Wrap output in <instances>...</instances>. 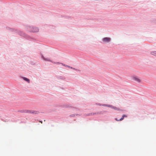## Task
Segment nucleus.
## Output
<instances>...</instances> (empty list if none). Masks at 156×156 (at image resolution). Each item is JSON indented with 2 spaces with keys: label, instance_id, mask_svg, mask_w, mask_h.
<instances>
[{
  "label": "nucleus",
  "instance_id": "nucleus-1",
  "mask_svg": "<svg viewBox=\"0 0 156 156\" xmlns=\"http://www.w3.org/2000/svg\"><path fill=\"white\" fill-rule=\"evenodd\" d=\"M16 33L28 40L31 41L32 39V38L26 34L23 31H20L17 30V32H16Z\"/></svg>",
  "mask_w": 156,
  "mask_h": 156
},
{
  "label": "nucleus",
  "instance_id": "nucleus-2",
  "mask_svg": "<svg viewBox=\"0 0 156 156\" xmlns=\"http://www.w3.org/2000/svg\"><path fill=\"white\" fill-rule=\"evenodd\" d=\"M26 29L27 31L33 33L38 32L39 30V29L38 27L30 26H27Z\"/></svg>",
  "mask_w": 156,
  "mask_h": 156
},
{
  "label": "nucleus",
  "instance_id": "nucleus-3",
  "mask_svg": "<svg viewBox=\"0 0 156 156\" xmlns=\"http://www.w3.org/2000/svg\"><path fill=\"white\" fill-rule=\"evenodd\" d=\"M6 28L7 30L10 32H14L15 33L17 32V30L13 28H10L9 27H6Z\"/></svg>",
  "mask_w": 156,
  "mask_h": 156
},
{
  "label": "nucleus",
  "instance_id": "nucleus-4",
  "mask_svg": "<svg viewBox=\"0 0 156 156\" xmlns=\"http://www.w3.org/2000/svg\"><path fill=\"white\" fill-rule=\"evenodd\" d=\"M28 113L32 114H36L39 113L38 111H34V110H28Z\"/></svg>",
  "mask_w": 156,
  "mask_h": 156
},
{
  "label": "nucleus",
  "instance_id": "nucleus-5",
  "mask_svg": "<svg viewBox=\"0 0 156 156\" xmlns=\"http://www.w3.org/2000/svg\"><path fill=\"white\" fill-rule=\"evenodd\" d=\"M111 40V38L108 37H105L102 38V40L103 41L105 42H108L110 41Z\"/></svg>",
  "mask_w": 156,
  "mask_h": 156
},
{
  "label": "nucleus",
  "instance_id": "nucleus-6",
  "mask_svg": "<svg viewBox=\"0 0 156 156\" xmlns=\"http://www.w3.org/2000/svg\"><path fill=\"white\" fill-rule=\"evenodd\" d=\"M107 111H100V112H94L95 114L96 115H100V114H103L104 113L107 112Z\"/></svg>",
  "mask_w": 156,
  "mask_h": 156
},
{
  "label": "nucleus",
  "instance_id": "nucleus-7",
  "mask_svg": "<svg viewBox=\"0 0 156 156\" xmlns=\"http://www.w3.org/2000/svg\"><path fill=\"white\" fill-rule=\"evenodd\" d=\"M41 58L44 60L47 61H49V62H51L53 63V62L52 61L50 60L49 59L47 58H45L44 56L42 54H41Z\"/></svg>",
  "mask_w": 156,
  "mask_h": 156
},
{
  "label": "nucleus",
  "instance_id": "nucleus-8",
  "mask_svg": "<svg viewBox=\"0 0 156 156\" xmlns=\"http://www.w3.org/2000/svg\"><path fill=\"white\" fill-rule=\"evenodd\" d=\"M28 110H20L18 111V112H19L21 113H28Z\"/></svg>",
  "mask_w": 156,
  "mask_h": 156
},
{
  "label": "nucleus",
  "instance_id": "nucleus-9",
  "mask_svg": "<svg viewBox=\"0 0 156 156\" xmlns=\"http://www.w3.org/2000/svg\"><path fill=\"white\" fill-rule=\"evenodd\" d=\"M96 104L99 105L100 106H106V107H108V105H109L108 104H100L99 103H96Z\"/></svg>",
  "mask_w": 156,
  "mask_h": 156
},
{
  "label": "nucleus",
  "instance_id": "nucleus-10",
  "mask_svg": "<svg viewBox=\"0 0 156 156\" xmlns=\"http://www.w3.org/2000/svg\"><path fill=\"white\" fill-rule=\"evenodd\" d=\"M133 79L135 81H137L138 82H140L141 80L140 79H139L137 76H135L133 77Z\"/></svg>",
  "mask_w": 156,
  "mask_h": 156
},
{
  "label": "nucleus",
  "instance_id": "nucleus-11",
  "mask_svg": "<svg viewBox=\"0 0 156 156\" xmlns=\"http://www.w3.org/2000/svg\"><path fill=\"white\" fill-rule=\"evenodd\" d=\"M56 77L58 79H60L62 80H64L65 78L64 77L62 76H56Z\"/></svg>",
  "mask_w": 156,
  "mask_h": 156
},
{
  "label": "nucleus",
  "instance_id": "nucleus-12",
  "mask_svg": "<svg viewBox=\"0 0 156 156\" xmlns=\"http://www.w3.org/2000/svg\"><path fill=\"white\" fill-rule=\"evenodd\" d=\"M22 78L24 80L27 81V82L28 83L30 82V80L28 78L23 76L22 77Z\"/></svg>",
  "mask_w": 156,
  "mask_h": 156
},
{
  "label": "nucleus",
  "instance_id": "nucleus-13",
  "mask_svg": "<svg viewBox=\"0 0 156 156\" xmlns=\"http://www.w3.org/2000/svg\"><path fill=\"white\" fill-rule=\"evenodd\" d=\"M108 107L110 108H112V109H114L115 110H116V109H118L117 107H116L115 106H114L112 105H108Z\"/></svg>",
  "mask_w": 156,
  "mask_h": 156
},
{
  "label": "nucleus",
  "instance_id": "nucleus-14",
  "mask_svg": "<svg viewBox=\"0 0 156 156\" xmlns=\"http://www.w3.org/2000/svg\"><path fill=\"white\" fill-rule=\"evenodd\" d=\"M62 107L63 108H72L71 106L70 105H68L64 104L63 105H62Z\"/></svg>",
  "mask_w": 156,
  "mask_h": 156
},
{
  "label": "nucleus",
  "instance_id": "nucleus-15",
  "mask_svg": "<svg viewBox=\"0 0 156 156\" xmlns=\"http://www.w3.org/2000/svg\"><path fill=\"white\" fill-rule=\"evenodd\" d=\"M85 19H87V20H94V21H96V20H97V19L96 18H95L94 17H92L91 18H89L88 17H86L85 18Z\"/></svg>",
  "mask_w": 156,
  "mask_h": 156
},
{
  "label": "nucleus",
  "instance_id": "nucleus-16",
  "mask_svg": "<svg viewBox=\"0 0 156 156\" xmlns=\"http://www.w3.org/2000/svg\"><path fill=\"white\" fill-rule=\"evenodd\" d=\"M62 17H65L66 18V19H71V17L70 16H62Z\"/></svg>",
  "mask_w": 156,
  "mask_h": 156
},
{
  "label": "nucleus",
  "instance_id": "nucleus-17",
  "mask_svg": "<svg viewBox=\"0 0 156 156\" xmlns=\"http://www.w3.org/2000/svg\"><path fill=\"white\" fill-rule=\"evenodd\" d=\"M95 115L94 114V113H88V114H87V116H90V115Z\"/></svg>",
  "mask_w": 156,
  "mask_h": 156
},
{
  "label": "nucleus",
  "instance_id": "nucleus-18",
  "mask_svg": "<svg viewBox=\"0 0 156 156\" xmlns=\"http://www.w3.org/2000/svg\"><path fill=\"white\" fill-rule=\"evenodd\" d=\"M151 54L152 55L156 56V51H154L151 52Z\"/></svg>",
  "mask_w": 156,
  "mask_h": 156
},
{
  "label": "nucleus",
  "instance_id": "nucleus-19",
  "mask_svg": "<svg viewBox=\"0 0 156 156\" xmlns=\"http://www.w3.org/2000/svg\"><path fill=\"white\" fill-rule=\"evenodd\" d=\"M124 118L123 117H121L120 119H119V120H116V121H122L124 119Z\"/></svg>",
  "mask_w": 156,
  "mask_h": 156
},
{
  "label": "nucleus",
  "instance_id": "nucleus-20",
  "mask_svg": "<svg viewBox=\"0 0 156 156\" xmlns=\"http://www.w3.org/2000/svg\"><path fill=\"white\" fill-rule=\"evenodd\" d=\"M70 68L73 69H74V70H75L76 71H77L78 70V69H75V68H73V67H72L71 66L70 67Z\"/></svg>",
  "mask_w": 156,
  "mask_h": 156
},
{
  "label": "nucleus",
  "instance_id": "nucleus-21",
  "mask_svg": "<svg viewBox=\"0 0 156 156\" xmlns=\"http://www.w3.org/2000/svg\"><path fill=\"white\" fill-rule=\"evenodd\" d=\"M75 115H76V114H72V115H69V116L70 117H74L75 116Z\"/></svg>",
  "mask_w": 156,
  "mask_h": 156
},
{
  "label": "nucleus",
  "instance_id": "nucleus-22",
  "mask_svg": "<svg viewBox=\"0 0 156 156\" xmlns=\"http://www.w3.org/2000/svg\"><path fill=\"white\" fill-rule=\"evenodd\" d=\"M122 117H123L124 118L125 117H127V115L126 114H124L122 115Z\"/></svg>",
  "mask_w": 156,
  "mask_h": 156
},
{
  "label": "nucleus",
  "instance_id": "nucleus-23",
  "mask_svg": "<svg viewBox=\"0 0 156 156\" xmlns=\"http://www.w3.org/2000/svg\"><path fill=\"white\" fill-rule=\"evenodd\" d=\"M117 111H122V110L120 109L119 108H118V109H116Z\"/></svg>",
  "mask_w": 156,
  "mask_h": 156
},
{
  "label": "nucleus",
  "instance_id": "nucleus-24",
  "mask_svg": "<svg viewBox=\"0 0 156 156\" xmlns=\"http://www.w3.org/2000/svg\"><path fill=\"white\" fill-rule=\"evenodd\" d=\"M54 63L55 64H61V62H55Z\"/></svg>",
  "mask_w": 156,
  "mask_h": 156
},
{
  "label": "nucleus",
  "instance_id": "nucleus-25",
  "mask_svg": "<svg viewBox=\"0 0 156 156\" xmlns=\"http://www.w3.org/2000/svg\"><path fill=\"white\" fill-rule=\"evenodd\" d=\"M61 64L62 65V66H64V65H65V64H63V63H61Z\"/></svg>",
  "mask_w": 156,
  "mask_h": 156
},
{
  "label": "nucleus",
  "instance_id": "nucleus-26",
  "mask_svg": "<svg viewBox=\"0 0 156 156\" xmlns=\"http://www.w3.org/2000/svg\"><path fill=\"white\" fill-rule=\"evenodd\" d=\"M76 116H77V115H80L79 114H76Z\"/></svg>",
  "mask_w": 156,
  "mask_h": 156
},
{
  "label": "nucleus",
  "instance_id": "nucleus-27",
  "mask_svg": "<svg viewBox=\"0 0 156 156\" xmlns=\"http://www.w3.org/2000/svg\"><path fill=\"white\" fill-rule=\"evenodd\" d=\"M67 67H68L69 68H70V66H67Z\"/></svg>",
  "mask_w": 156,
  "mask_h": 156
},
{
  "label": "nucleus",
  "instance_id": "nucleus-28",
  "mask_svg": "<svg viewBox=\"0 0 156 156\" xmlns=\"http://www.w3.org/2000/svg\"><path fill=\"white\" fill-rule=\"evenodd\" d=\"M67 66H68V65H64V66H66V67H67Z\"/></svg>",
  "mask_w": 156,
  "mask_h": 156
},
{
  "label": "nucleus",
  "instance_id": "nucleus-29",
  "mask_svg": "<svg viewBox=\"0 0 156 156\" xmlns=\"http://www.w3.org/2000/svg\"><path fill=\"white\" fill-rule=\"evenodd\" d=\"M119 119H117V118H116L115 119V120L116 121V120H119Z\"/></svg>",
  "mask_w": 156,
  "mask_h": 156
},
{
  "label": "nucleus",
  "instance_id": "nucleus-30",
  "mask_svg": "<svg viewBox=\"0 0 156 156\" xmlns=\"http://www.w3.org/2000/svg\"><path fill=\"white\" fill-rule=\"evenodd\" d=\"M40 122H41V123H42V121H40Z\"/></svg>",
  "mask_w": 156,
  "mask_h": 156
},
{
  "label": "nucleus",
  "instance_id": "nucleus-31",
  "mask_svg": "<svg viewBox=\"0 0 156 156\" xmlns=\"http://www.w3.org/2000/svg\"><path fill=\"white\" fill-rule=\"evenodd\" d=\"M76 109H77V110H79V109H76Z\"/></svg>",
  "mask_w": 156,
  "mask_h": 156
}]
</instances>
